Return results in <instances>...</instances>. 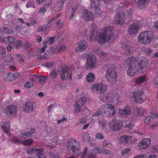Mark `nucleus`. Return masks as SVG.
Masks as SVG:
<instances>
[{"label": "nucleus", "mask_w": 158, "mask_h": 158, "mask_svg": "<svg viewBox=\"0 0 158 158\" xmlns=\"http://www.w3.org/2000/svg\"><path fill=\"white\" fill-rule=\"evenodd\" d=\"M35 103L33 102H29L26 103L24 107H23V110L26 112L31 113L34 111L36 108Z\"/></svg>", "instance_id": "nucleus-11"}, {"label": "nucleus", "mask_w": 158, "mask_h": 158, "mask_svg": "<svg viewBox=\"0 0 158 158\" xmlns=\"http://www.w3.org/2000/svg\"><path fill=\"white\" fill-rule=\"evenodd\" d=\"M133 12V10L131 9H129L127 10V14L128 16L130 17L132 15Z\"/></svg>", "instance_id": "nucleus-64"}, {"label": "nucleus", "mask_w": 158, "mask_h": 158, "mask_svg": "<svg viewBox=\"0 0 158 158\" xmlns=\"http://www.w3.org/2000/svg\"><path fill=\"white\" fill-rule=\"evenodd\" d=\"M139 25L136 24H133L128 28V33L130 35H133L136 34L139 30Z\"/></svg>", "instance_id": "nucleus-15"}, {"label": "nucleus", "mask_w": 158, "mask_h": 158, "mask_svg": "<svg viewBox=\"0 0 158 158\" xmlns=\"http://www.w3.org/2000/svg\"><path fill=\"white\" fill-rule=\"evenodd\" d=\"M7 39L8 42L10 44H12L15 41L14 38L11 36H8Z\"/></svg>", "instance_id": "nucleus-63"}, {"label": "nucleus", "mask_w": 158, "mask_h": 158, "mask_svg": "<svg viewBox=\"0 0 158 158\" xmlns=\"http://www.w3.org/2000/svg\"><path fill=\"white\" fill-rule=\"evenodd\" d=\"M141 91H139L135 92L133 94V96L135 99V102H138V100L141 95Z\"/></svg>", "instance_id": "nucleus-32"}, {"label": "nucleus", "mask_w": 158, "mask_h": 158, "mask_svg": "<svg viewBox=\"0 0 158 158\" xmlns=\"http://www.w3.org/2000/svg\"><path fill=\"white\" fill-rule=\"evenodd\" d=\"M22 44V41L20 40H18L16 41L14 44L15 46V48L16 49L19 48L20 47H19Z\"/></svg>", "instance_id": "nucleus-37"}, {"label": "nucleus", "mask_w": 158, "mask_h": 158, "mask_svg": "<svg viewBox=\"0 0 158 158\" xmlns=\"http://www.w3.org/2000/svg\"><path fill=\"white\" fill-rule=\"evenodd\" d=\"M98 153H99L98 147H97L89 151L88 158H96V155Z\"/></svg>", "instance_id": "nucleus-21"}, {"label": "nucleus", "mask_w": 158, "mask_h": 158, "mask_svg": "<svg viewBox=\"0 0 158 158\" xmlns=\"http://www.w3.org/2000/svg\"><path fill=\"white\" fill-rule=\"evenodd\" d=\"M150 117L152 118H156L158 117V114L156 112H152L150 113Z\"/></svg>", "instance_id": "nucleus-59"}, {"label": "nucleus", "mask_w": 158, "mask_h": 158, "mask_svg": "<svg viewBox=\"0 0 158 158\" xmlns=\"http://www.w3.org/2000/svg\"><path fill=\"white\" fill-rule=\"evenodd\" d=\"M55 52V49L54 47H51L49 48L48 51V54L51 55H53Z\"/></svg>", "instance_id": "nucleus-50"}, {"label": "nucleus", "mask_w": 158, "mask_h": 158, "mask_svg": "<svg viewBox=\"0 0 158 158\" xmlns=\"http://www.w3.org/2000/svg\"><path fill=\"white\" fill-rule=\"evenodd\" d=\"M26 7L27 8L32 7L33 8H34L35 7V6L34 3L32 1H30L27 2L26 5Z\"/></svg>", "instance_id": "nucleus-42"}, {"label": "nucleus", "mask_w": 158, "mask_h": 158, "mask_svg": "<svg viewBox=\"0 0 158 158\" xmlns=\"http://www.w3.org/2000/svg\"><path fill=\"white\" fill-rule=\"evenodd\" d=\"M81 145L78 141L73 139L69 140L68 149L71 151L73 155L78 156L80 153Z\"/></svg>", "instance_id": "nucleus-4"}, {"label": "nucleus", "mask_w": 158, "mask_h": 158, "mask_svg": "<svg viewBox=\"0 0 158 158\" xmlns=\"http://www.w3.org/2000/svg\"><path fill=\"white\" fill-rule=\"evenodd\" d=\"M144 51L149 56L152 55L154 53L152 50L150 48H145Z\"/></svg>", "instance_id": "nucleus-40"}, {"label": "nucleus", "mask_w": 158, "mask_h": 158, "mask_svg": "<svg viewBox=\"0 0 158 158\" xmlns=\"http://www.w3.org/2000/svg\"><path fill=\"white\" fill-rule=\"evenodd\" d=\"M125 123L124 126L126 127H131L134 125L132 121L129 122L128 121H126Z\"/></svg>", "instance_id": "nucleus-43"}, {"label": "nucleus", "mask_w": 158, "mask_h": 158, "mask_svg": "<svg viewBox=\"0 0 158 158\" xmlns=\"http://www.w3.org/2000/svg\"><path fill=\"white\" fill-rule=\"evenodd\" d=\"M149 0H136V2L140 6H145L147 5L149 2Z\"/></svg>", "instance_id": "nucleus-29"}, {"label": "nucleus", "mask_w": 158, "mask_h": 158, "mask_svg": "<svg viewBox=\"0 0 158 158\" xmlns=\"http://www.w3.org/2000/svg\"><path fill=\"white\" fill-rule=\"evenodd\" d=\"M82 138L84 141L88 140L89 138V134L87 133L83 134L82 136Z\"/></svg>", "instance_id": "nucleus-46"}, {"label": "nucleus", "mask_w": 158, "mask_h": 158, "mask_svg": "<svg viewBox=\"0 0 158 158\" xmlns=\"http://www.w3.org/2000/svg\"><path fill=\"white\" fill-rule=\"evenodd\" d=\"M111 28L110 27H105L102 31L99 34L98 36V32L94 29L91 32V36L89 37V39L91 40L94 39L98 41L99 43H102L109 40L111 38L110 36H113L114 34L111 31L113 29H111Z\"/></svg>", "instance_id": "nucleus-1"}, {"label": "nucleus", "mask_w": 158, "mask_h": 158, "mask_svg": "<svg viewBox=\"0 0 158 158\" xmlns=\"http://www.w3.org/2000/svg\"><path fill=\"white\" fill-rule=\"evenodd\" d=\"M71 70L68 66H65L62 69L60 75L62 80L71 79Z\"/></svg>", "instance_id": "nucleus-7"}, {"label": "nucleus", "mask_w": 158, "mask_h": 158, "mask_svg": "<svg viewBox=\"0 0 158 158\" xmlns=\"http://www.w3.org/2000/svg\"><path fill=\"white\" fill-rule=\"evenodd\" d=\"M23 144L25 145H29L32 143V140L31 139H28L24 141L23 142Z\"/></svg>", "instance_id": "nucleus-49"}, {"label": "nucleus", "mask_w": 158, "mask_h": 158, "mask_svg": "<svg viewBox=\"0 0 158 158\" xmlns=\"http://www.w3.org/2000/svg\"><path fill=\"white\" fill-rule=\"evenodd\" d=\"M5 76L6 77V79H5V80L6 81H13L16 78L15 76L10 73L5 74Z\"/></svg>", "instance_id": "nucleus-25"}, {"label": "nucleus", "mask_w": 158, "mask_h": 158, "mask_svg": "<svg viewBox=\"0 0 158 158\" xmlns=\"http://www.w3.org/2000/svg\"><path fill=\"white\" fill-rule=\"evenodd\" d=\"M130 137L127 136H123L120 137L119 141L121 143L123 144H127L130 139Z\"/></svg>", "instance_id": "nucleus-26"}, {"label": "nucleus", "mask_w": 158, "mask_h": 158, "mask_svg": "<svg viewBox=\"0 0 158 158\" xmlns=\"http://www.w3.org/2000/svg\"><path fill=\"white\" fill-rule=\"evenodd\" d=\"M150 151L153 153H158V145H155L151 148Z\"/></svg>", "instance_id": "nucleus-38"}, {"label": "nucleus", "mask_w": 158, "mask_h": 158, "mask_svg": "<svg viewBox=\"0 0 158 158\" xmlns=\"http://www.w3.org/2000/svg\"><path fill=\"white\" fill-rule=\"evenodd\" d=\"M33 85V84L30 82H27L24 85V86L27 88H29Z\"/></svg>", "instance_id": "nucleus-62"}, {"label": "nucleus", "mask_w": 158, "mask_h": 158, "mask_svg": "<svg viewBox=\"0 0 158 158\" xmlns=\"http://www.w3.org/2000/svg\"><path fill=\"white\" fill-rule=\"evenodd\" d=\"M82 13L83 14L82 16L84 17L85 19L88 20H93V14L91 11L86 9H83L82 10Z\"/></svg>", "instance_id": "nucleus-16"}, {"label": "nucleus", "mask_w": 158, "mask_h": 158, "mask_svg": "<svg viewBox=\"0 0 158 158\" xmlns=\"http://www.w3.org/2000/svg\"><path fill=\"white\" fill-rule=\"evenodd\" d=\"M21 136L24 138H26L27 136H30L29 135V133H28V132H26L23 133H22L21 134Z\"/></svg>", "instance_id": "nucleus-61"}, {"label": "nucleus", "mask_w": 158, "mask_h": 158, "mask_svg": "<svg viewBox=\"0 0 158 158\" xmlns=\"http://www.w3.org/2000/svg\"><path fill=\"white\" fill-rule=\"evenodd\" d=\"M98 151L99 153H102L105 155L109 154L110 153V151L107 149L100 148L98 147Z\"/></svg>", "instance_id": "nucleus-35"}, {"label": "nucleus", "mask_w": 158, "mask_h": 158, "mask_svg": "<svg viewBox=\"0 0 158 158\" xmlns=\"http://www.w3.org/2000/svg\"><path fill=\"white\" fill-rule=\"evenodd\" d=\"M146 77L145 75H143L142 76L140 77L136 80V83L138 85H139L140 83H143L145 81Z\"/></svg>", "instance_id": "nucleus-33"}, {"label": "nucleus", "mask_w": 158, "mask_h": 158, "mask_svg": "<svg viewBox=\"0 0 158 158\" xmlns=\"http://www.w3.org/2000/svg\"><path fill=\"white\" fill-rule=\"evenodd\" d=\"M139 62V60H136L137 63L136 64V65L138 68V72L141 73L143 72V69H145L148 66V62L146 60H140Z\"/></svg>", "instance_id": "nucleus-13"}, {"label": "nucleus", "mask_w": 158, "mask_h": 158, "mask_svg": "<svg viewBox=\"0 0 158 158\" xmlns=\"http://www.w3.org/2000/svg\"><path fill=\"white\" fill-rule=\"evenodd\" d=\"M57 25L59 28H60L63 25V22L61 20H59L56 23Z\"/></svg>", "instance_id": "nucleus-53"}, {"label": "nucleus", "mask_w": 158, "mask_h": 158, "mask_svg": "<svg viewBox=\"0 0 158 158\" xmlns=\"http://www.w3.org/2000/svg\"><path fill=\"white\" fill-rule=\"evenodd\" d=\"M154 35L153 32L151 31L142 32L139 35L138 40L142 43L148 44L153 40Z\"/></svg>", "instance_id": "nucleus-3"}, {"label": "nucleus", "mask_w": 158, "mask_h": 158, "mask_svg": "<svg viewBox=\"0 0 158 158\" xmlns=\"http://www.w3.org/2000/svg\"><path fill=\"white\" fill-rule=\"evenodd\" d=\"M56 39V37H52L50 38L47 41L45 42V41H43V43H44V44L48 43V42H49V44H52L54 42V40Z\"/></svg>", "instance_id": "nucleus-47"}, {"label": "nucleus", "mask_w": 158, "mask_h": 158, "mask_svg": "<svg viewBox=\"0 0 158 158\" xmlns=\"http://www.w3.org/2000/svg\"><path fill=\"white\" fill-rule=\"evenodd\" d=\"M59 74V71L53 69L50 73L48 77L51 81L54 80L56 78Z\"/></svg>", "instance_id": "nucleus-23"}, {"label": "nucleus", "mask_w": 158, "mask_h": 158, "mask_svg": "<svg viewBox=\"0 0 158 158\" xmlns=\"http://www.w3.org/2000/svg\"><path fill=\"white\" fill-rule=\"evenodd\" d=\"M144 110L141 108H137L136 110L135 111L134 114L136 117H139L142 116L144 113Z\"/></svg>", "instance_id": "nucleus-27"}, {"label": "nucleus", "mask_w": 158, "mask_h": 158, "mask_svg": "<svg viewBox=\"0 0 158 158\" xmlns=\"http://www.w3.org/2000/svg\"><path fill=\"white\" fill-rule=\"evenodd\" d=\"M151 144V140L148 138L143 139L138 144L139 148L140 149H145L148 148Z\"/></svg>", "instance_id": "nucleus-14"}, {"label": "nucleus", "mask_w": 158, "mask_h": 158, "mask_svg": "<svg viewBox=\"0 0 158 158\" xmlns=\"http://www.w3.org/2000/svg\"><path fill=\"white\" fill-rule=\"evenodd\" d=\"M119 113L120 114L123 116L130 115L131 114V109L130 106L127 105L123 109H120L119 110Z\"/></svg>", "instance_id": "nucleus-17"}, {"label": "nucleus", "mask_w": 158, "mask_h": 158, "mask_svg": "<svg viewBox=\"0 0 158 158\" xmlns=\"http://www.w3.org/2000/svg\"><path fill=\"white\" fill-rule=\"evenodd\" d=\"M137 63L136 59L134 57H130L125 60V64L128 67L127 73L129 76L133 77L136 74L137 71L138 72V68L136 65Z\"/></svg>", "instance_id": "nucleus-2"}, {"label": "nucleus", "mask_w": 158, "mask_h": 158, "mask_svg": "<svg viewBox=\"0 0 158 158\" xmlns=\"http://www.w3.org/2000/svg\"><path fill=\"white\" fill-rule=\"evenodd\" d=\"M10 122L7 121L5 123H3L1 124L2 128L4 132L7 134L9 133L10 130Z\"/></svg>", "instance_id": "nucleus-24"}, {"label": "nucleus", "mask_w": 158, "mask_h": 158, "mask_svg": "<svg viewBox=\"0 0 158 158\" xmlns=\"http://www.w3.org/2000/svg\"><path fill=\"white\" fill-rule=\"evenodd\" d=\"M91 89L95 93L101 94L103 93L106 91L107 86L104 83H97L92 86Z\"/></svg>", "instance_id": "nucleus-6"}, {"label": "nucleus", "mask_w": 158, "mask_h": 158, "mask_svg": "<svg viewBox=\"0 0 158 158\" xmlns=\"http://www.w3.org/2000/svg\"><path fill=\"white\" fill-rule=\"evenodd\" d=\"M64 0H61L57 3V7L58 8V10H61L64 6Z\"/></svg>", "instance_id": "nucleus-39"}, {"label": "nucleus", "mask_w": 158, "mask_h": 158, "mask_svg": "<svg viewBox=\"0 0 158 158\" xmlns=\"http://www.w3.org/2000/svg\"><path fill=\"white\" fill-rule=\"evenodd\" d=\"M110 129L112 131H117L120 129L122 123L117 119L112 120L110 122L109 124Z\"/></svg>", "instance_id": "nucleus-8"}, {"label": "nucleus", "mask_w": 158, "mask_h": 158, "mask_svg": "<svg viewBox=\"0 0 158 158\" xmlns=\"http://www.w3.org/2000/svg\"><path fill=\"white\" fill-rule=\"evenodd\" d=\"M95 137L97 139H102L104 138V136L102 134L100 133L96 134L95 135Z\"/></svg>", "instance_id": "nucleus-51"}, {"label": "nucleus", "mask_w": 158, "mask_h": 158, "mask_svg": "<svg viewBox=\"0 0 158 158\" xmlns=\"http://www.w3.org/2000/svg\"><path fill=\"white\" fill-rule=\"evenodd\" d=\"M95 78L94 75L92 73H89L87 75L86 79L88 82H93Z\"/></svg>", "instance_id": "nucleus-31"}, {"label": "nucleus", "mask_w": 158, "mask_h": 158, "mask_svg": "<svg viewBox=\"0 0 158 158\" xmlns=\"http://www.w3.org/2000/svg\"><path fill=\"white\" fill-rule=\"evenodd\" d=\"M105 77L106 80L110 83H115L117 81L118 78L115 69L113 67L108 68L106 71Z\"/></svg>", "instance_id": "nucleus-5"}, {"label": "nucleus", "mask_w": 158, "mask_h": 158, "mask_svg": "<svg viewBox=\"0 0 158 158\" xmlns=\"http://www.w3.org/2000/svg\"><path fill=\"white\" fill-rule=\"evenodd\" d=\"M5 110L7 114H12L15 113L16 111V108L15 106H7Z\"/></svg>", "instance_id": "nucleus-19"}, {"label": "nucleus", "mask_w": 158, "mask_h": 158, "mask_svg": "<svg viewBox=\"0 0 158 158\" xmlns=\"http://www.w3.org/2000/svg\"><path fill=\"white\" fill-rule=\"evenodd\" d=\"M50 156L52 158H60V155L59 154H55L52 153H50Z\"/></svg>", "instance_id": "nucleus-58"}, {"label": "nucleus", "mask_w": 158, "mask_h": 158, "mask_svg": "<svg viewBox=\"0 0 158 158\" xmlns=\"http://www.w3.org/2000/svg\"><path fill=\"white\" fill-rule=\"evenodd\" d=\"M119 99L118 96V95H116L113 97L112 100L113 103H117L118 102Z\"/></svg>", "instance_id": "nucleus-52"}, {"label": "nucleus", "mask_w": 158, "mask_h": 158, "mask_svg": "<svg viewBox=\"0 0 158 158\" xmlns=\"http://www.w3.org/2000/svg\"><path fill=\"white\" fill-rule=\"evenodd\" d=\"M86 99L85 97L83 96L77 101L75 107V110L76 112H78L81 110V106H83Z\"/></svg>", "instance_id": "nucleus-12"}, {"label": "nucleus", "mask_w": 158, "mask_h": 158, "mask_svg": "<svg viewBox=\"0 0 158 158\" xmlns=\"http://www.w3.org/2000/svg\"><path fill=\"white\" fill-rule=\"evenodd\" d=\"M134 48L131 46L128 45L125 49L124 53L126 55L130 54L132 53Z\"/></svg>", "instance_id": "nucleus-28"}, {"label": "nucleus", "mask_w": 158, "mask_h": 158, "mask_svg": "<svg viewBox=\"0 0 158 158\" xmlns=\"http://www.w3.org/2000/svg\"><path fill=\"white\" fill-rule=\"evenodd\" d=\"M36 150V148H30L27 149L26 152L28 154L32 155L35 153Z\"/></svg>", "instance_id": "nucleus-36"}, {"label": "nucleus", "mask_w": 158, "mask_h": 158, "mask_svg": "<svg viewBox=\"0 0 158 158\" xmlns=\"http://www.w3.org/2000/svg\"><path fill=\"white\" fill-rule=\"evenodd\" d=\"M100 10V8H99L98 9H96L94 10L95 15L96 16L98 17L101 16V13Z\"/></svg>", "instance_id": "nucleus-55"}, {"label": "nucleus", "mask_w": 158, "mask_h": 158, "mask_svg": "<svg viewBox=\"0 0 158 158\" xmlns=\"http://www.w3.org/2000/svg\"><path fill=\"white\" fill-rule=\"evenodd\" d=\"M131 150V149L130 148H126L123 150L121 151V154L123 156L125 154L129 152Z\"/></svg>", "instance_id": "nucleus-54"}, {"label": "nucleus", "mask_w": 158, "mask_h": 158, "mask_svg": "<svg viewBox=\"0 0 158 158\" xmlns=\"http://www.w3.org/2000/svg\"><path fill=\"white\" fill-rule=\"evenodd\" d=\"M10 141H12L15 143H20L22 142V141L19 140V139H17L15 138H13L11 140H10Z\"/></svg>", "instance_id": "nucleus-56"}, {"label": "nucleus", "mask_w": 158, "mask_h": 158, "mask_svg": "<svg viewBox=\"0 0 158 158\" xmlns=\"http://www.w3.org/2000/svg\"><path fill=\"white\" fill-rule=\"evenodd\" d=\"M2 50L1 53L0 54V59L1 58L4 59L6 56V50L5 49H2Z\"/></svg>", "instance_id": "nucleus-44"}, {"label": "nucleus", "mask_w": 158, "mask_h": 158, "mask_svg": "<svg viewBox=\"0 0 158 158\" xmlns=\"http://www.w3.org/2000/svg\"><path fill=\"white\" fill-rule=\"evenodd\" d=\"M151 122V117L149 116L147 117L144 121V123L145 124H149Z\"/></svg>", "instance_id": "nucleus-60"}, {"label": "nucleus", "mask_w": 158, "mask_h": 158, "mask_svg": "<svg viewBox=\"0 0 158 158\" xmlns=\"http://www.w3.org/2000/svg\"><path fill=\"white\" fill-rule=\"evenodd\" d=\"M48 77V76H38L37 79L39 82L41 84H44L47 81V78Z\"/></svg>", "instance_id": "nucleus-30"}, {"label": "nucleus", "mask_w": 158, "mask_h": 158, "mask_svg": "<svg viewBox=\"0 0 158 158\" xmlns=\"http://www.w3.org/2000/svg\"><path fill=\"white\" fill-rule=\"evenodd\" d=\"M77 9V7L73 8L71 14L69 17V19H73V18L75 15L74 12Z\"/></svg>", "instance_id": "nucleus-57"}, {"label": "nucleus", "mask_w": 158, "mask_h": 158, "mask_svg": "<svg viewBox=\"0 0 158 158\" xmlns=\"http://www.w3.org/2000/svg\"><path fill=\"white\" fill-rule=\"evenodd\" d=\"M23 46L26 49H28L31 47V45L27 41L25 40L23 43Z\"/></svg>", "instance_id": "nucleus-45"}, {"label": "nucleus", "mask_w": 158, "mask_h": 158, "mask_svg": "<svg viewBox=\"0 0 158 158\" xmlns=\"http://www.w3.org/2000/svg\"><path fill=\"white\" fill-rule=\"evenodd\" d=\"M125 14L123 12H118L115 15V23L122 24L125 21Z\"/></svg>", "instance_id": "nucleus-9"}, {"label": "nucleus", "mask_w": 158, "mask_h": 158, "mask_svg": "<svg viewBox=\"0 0 158 158\" xmlns=\"http://www.w3.org/2000/svg\"><path fill=\"white\" fill-rule=\"evenodd\" d=\"M6 58L5 59L4 61L5 62H9L11 61L12 60V56L9 54L7 55V56H6Z\"/></svg>", "instance_id": "nucleus-41"}, {"label": "nucleus", "mask_w": 158, "mask_h": 158, "mask_svg": "<svg viewBox=\"0 0 158 158\" xmlns=\"http://www.w3.org/2000/svg\"><path fill=\"white\" fill-rule=\"evenodd\" d=\"M96 64V62L93 57L89 55H87V61L85 68L87 70L93 69Z\"/></svg>", "instance_id": "nucleus-10"}, {"label": "nucleus", "mask_w": 158, "mask_h": 158, "mask_svg": "<svg viewBox=\"0 0 158 158\" xmlns=\"http://www.w3.org/2000/svg\"><path fill=\"white\" fill-rule=\"evenodd\" d=\"M147 99V97L143 92L142 91L141 95L140 96L138 100V102L141 103L145 101Z\"/></svg>", "instance_id": "nucleus-34"}, {"label": "nucleus", "mask_w": 158, "mask_h": 158, "mask_svg": "<svg viewBox=\"0 0 158 158\" xmlns=\"http://www.w3.org/2000/svg\"><path fill=\"white\" fill-rule=\"evenodd\" d=\"M53 65V63L52 61L46 62L44 64V65L49 68H51Z\"/></svg>", "instance_id": "nucleus-48"}, {"label": "nucleus", "mask_w": 158, "mask_h": 158, "mask_svg": "<svg viewBox=\"0 0 158 158\" xmlns=\"http://www.w3.org/2000/svg\"><path fill=\"white\" fill-rule=\"evenodd\" d=\"M109 113L108 116L110 117L113 116L116 113V109L114 108V106L111 104H108L106 105Z\"/></svg>", "instance_id": "nucleus-18"}, {"label": "nucleus", "mask_w": 158, "mask_h": 158, "mask_svg": "<svg viewBox=\"0 0 158 158\" xmlns=\"http://www.w3.org/2000/svg\"><path fill=\"white\" fill-rule=\"evenodd\" d=\"M100 1L98 0H91L90 7L94 10L99 9Z\"/></svg>", "instance_id": "nucleus-22"}, {"label": "nucleus", "mask_w": 158, "mask_h": 158, "mask_svg": "<svg viewBox=\"0 0 158 158\" xmlns=\"http://www.w3.org/2000/svg\"><path fill=\"white\" fill-rule=\"evenodd\" d=\"M87 46V44L85 41L83 40L79 42L78 49H77V51L79 52L84 51L86 49Z\"/></svg>", "instance_id": "nucleus-20"}]
</instances>
